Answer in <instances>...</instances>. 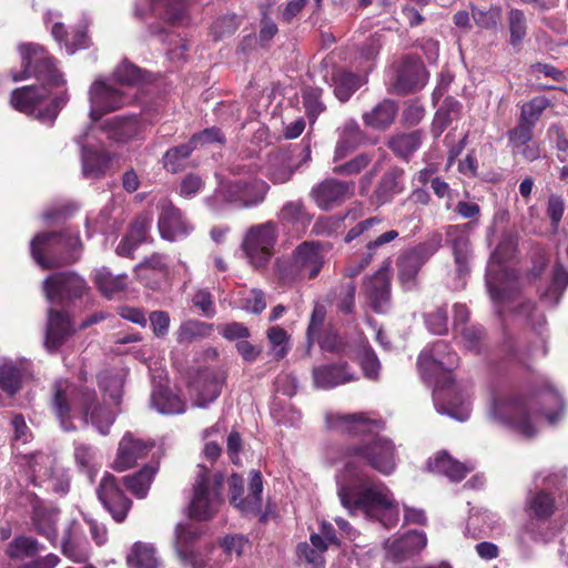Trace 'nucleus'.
<instances>
[{
	"mask_svg": "<svg viewBox=\"0 0 568 568\" xmlns=\"http://www.w3.org/2000/svg\"><path fill=\"white\" fill-rule=\"evenodd\" d=\"M94 283L99 291L106 296L112 298L118 293H121L126 287V276L118 275L114 276L105 270H101L95 274Z\"/></svg>",
	"mask_w": 568,
	"mask_h": 568,
	"instance_id": "49530a36",
	"label": "nucleus"
},
{
	"mask_svg": "<svg viewBox=\"0 0 568 568\" xmlns=\"http://www.w3.org/2000/svg\"><path fill=\"white\" fill-rule=\"evenodd\" d=\"M23 368L13 362L0 365V388L9 396H14L22 387Z\"/></svg>",
	"mask_w": 568,
	"mask_h": 568,
	"instance_id": "37998d69",
	"label": "nucleus"
},
{
	"mask_svg": "<svg viewBox=\"0 0 568 568\" xmlns=\"http://www.w3.org/2000/svg\"><path fill=\"white\" fill-rule=\"evenodd\" d=\"M568 286V272L564 268L559 261L556 262V265L552 271V280L551 284L547 291V294L555 296L556 303L559 302V298L562 296L565 290Z\"/></svg>",
	"mask_w": 568,
	"mask_h": 568,
	"instance_id": "69168bd1",
	"label": "nucleus"
},
{
	"mask_svg": "<svg viewBox=\"0 0 568 568\" xmlns=\"http://www.w3.org/2000/svg\"><path fill=\"white\" fill-rule=\"evenodd\" d=\"M425 69L414 58H407L398 69L396 88L402 93H407L424 85Z\"/></svg>",
	"mask_w": 568,
	"mask_h": 568,
	"instance_id": "cd10ccee",
	"label": "nucleus"
},
{
	"mask_svg": "<svg viewBox=\"0 0 568 568\" xmlns=\"http://www.w3.org/2000/svg\"><path fill=\"white\" fill-rule=\"evenodd\" d=\"M258 168V164L254 161L233 164L231 171L234 175H248V178H240L222 184L221 192L224 199L242 207L256 206L262 203L270 189L268 184L261 179L250 178L251 174L257 172Z\"/></svg>",
	"mask_w": 568,
	"mask_h": 568,
	"instance_id": "0eeeda50",
	"label": "nucleus"
},
{
	"mask_svg": "<svg viewBox=\"0 0 568 568\" xmlns=\"http://www.w3.org/2000/svg\"><path fill=\"white\" fill-rule=\"evenodd\" d=\"M51 409L65 432L75 429L72 418L79 414L83 422L94 425L102 435H106L114 423V415L98 399L93 388L77 387L68 381L58 379L52 385Z\"/></svg>",
	"mask_w": 568,
	"mask_h": 568,
	"instance_id": "20e7f679",
	"label": "nucleus"
},
{
	"mask_svg": "<svg viewBox=\"0 0 568 568\" xmlns=\"http://www.w3.org/2000/svg\"><path fill=\"white\" fill-rule=\"evenodd\" d=\"M74 251H31L33 260L43 268L51 270L74 263L79 256Z\"/></svg>",
	"mask_w": 568,
	"mask_h": 568,
	"instance_id": "a19ab883",
	"label": "nucleus"
},
{
	"mask_svg": "<svg viewBox=\"0 0 568 568\" xmlns=\"http://www.w3.org/2000/svg\"><path fill=\"white\" fill-rule=\"evenodd\" d=\"M514 252L491 251L486 270V285L494 302L511 301L518 292L520 272L513 266Z\"/></svg>",
	"mask_w": 568,
	"mask_h": 568,
	"instance_id": "423d86ee",
	"label": "nucleus"
},
{
	"mask_svg": "<svg viewBox=\"0 0 568 568\" xmlns=\"http://www.w3.org/2000/svg\"><path fill=\"white\" fill-rule=\"evenodd\" d=\"M239 23L240 22L237 16L229 14L217 19L212 24L211 30L214 38L217 40L234 33L239 27Z\"/></svg>",
	"mask_w": 568,
	"mask_h": 568,
	"instance_id": "774afa93",
	"label": "nucleus"
},
{
	"mask_svg": "<svg viewBox=\"0 0 568 568\" xmlns=\"http://www.w3.org/2000/svg\"><path fill=\"white\" fill-rule=\"evenodd\" d=\"M36 532L45 537L53 546L58 541L57 517L45 509H36L32 516Z\"/></svg>",
	"mask_w": 568,
	"mask_h": 568,
	"instance_id": "a18cd8bd",
	"label": "nucleus"
},
{
	"mask_svg": "<svg viewBox=\"0 0 568 568\" xmlns=\"http://www.w3.org/2000/svg\"><path fill=\"white\" fill-rule=\"evenodd\" d=\"M75 333L68 312L50 308L45 332V346L50 351H58L65 341Z\"/></svg>",
	"mask_w": 568,
	"mask_h": 568,
	"instance_id": "a211bd4d",
	"label": "nucleus"
},
{
	"mask_svg": "<svg viewBox=\"0 0 568 568\" xmlns=\"http://www.w3.org/2000/svg\"><path fill=\"white\" fill-rule=\"evenodd\" d=\"M324 265L322 251H294L292 260L285 262L277 260L276 266L283 280H295L307 275L315 278Z\"/></svg>",
	"mask_w": 568,
	"mask_h": 568,
	"instance_id": "4468645a",
	"label": "nucleus"
},
{
	"mask_svg": "<svg viewBox=\"0 0 568 568\" xmlns=\"http://www.w3.org/2000/svg\"><path fill=\"white\" fill-rule=\"evenodd\" d=\"M22 61L21 71H11L12 81L18 82L31 77L43 82L41 85H26L11 92V106L27 115H33L40 122L52 124L61 109L69 101L67 90L51 97L48 87H63L65 80L55 68L52 57L47 50L36 43H22L19 45Z\"/></svg>",
	"mask_w": 568,
	"mask_h": 568,
	"instance_id": "f03ea898",
	"label": "nucleus"
},
{
	"mask_svg": "<svg viewBox=\"0 0 568 568\" xmlns=\"http://www.w3.org/2000/svg\"><path fill=\"white\" fill-rule=\"evenodd\" d=\"M280 219L284 223L298 226H305L311 221V216L302 201L285 203L280 212Z\"/></svg>",
	"mask_w": 568,
	"mask_h": 568,
	"instance_id": "603ef678",
	"label": "nucleus"
},
{
	"mask_svg": "<svg viewBox=\"0 0 568 568\" xmlns=\"http://www.w3.org/2000/svg\"><path fill=\"white\" fill-rule=\"evenodd\" d=\"M151 227V219L149 216H142L131 227L126 236V247L134 248L139 245H148L151 243L149 240V230Z\"/></svg>",
	"mask_w": 568,
	"mask_h": 568,
	"instance_id": "5fc2aeb1",
	"label": "nucleus"
},
{
	"mask_svg": "<svg viewBox=\"0 0 568 568\" xmlns=\"http://www.w3.org/2000/svg\"><path fill=\"white\" fill-rule=\"evenodd\" d=\"M428 468L430 471L444 475L456 483L462 481L471 470L465 464L454 459L446 452L438 453L433 458H429Z\"/></svg>",
	"mask_w": 568,
	"mask_h": 568,
	"instance_id": "c756f323",
	"label": "nucleus"
},
{
	"mask_svg": "<svg viewBox=\"0 0 568 568\" xmlns=\"http://www.w3.org/2000/svg\"><path fill=\"white\" fill-rule=\"evenodd\" d=\"M213 332V324L199 320H187L179 326L175 335L180 345H190L209 337Z\"/></svg>",
	"mask_w": 568,
	"mask_h": 568,
	"instance_id": "f704fd0d",
	"label": "nucleus"
},
{
	"mask_svg": "<svg viewBox=\"0 0 568 568\" xmlns=\"http://www.w3.org/2000/svg\"><path fill=\"white\" fill-rule=\"evenodd\" d=\"M43 290L51 303L68 305L81 298L88 291L85 281L73 272H60L43 282Z\"/></svg>",
	"mask_w": 568,
	"mask_h": 568,
	"instance_id": "f8f14e48",
	"label": "nucleus"
},
{
	"mask_svg": "<svg viewBox=\"0 0 568 568\" xmlns=\"http://www.w3.org/2000/svg\"><path fill=\"white\" fill-rule=\"evenodd\" d=\"M312 375L314 385L317 388L323 389H331L356 379V376L349 372V365L347 362L325 364L314 367Z\"/></svg>",
	"mask_w": 568,
	"mask_h": 568,
	"instance_id": "412c9836",
	"label": "nucleus"
},
{
	"mask_svg": "<svg viewBox=\"0 0 568 568\" xmlns=\"http://www.w3.org/2000/svg\"><path fill=\"white\" fill-rule=\"evenodd\" d=\"M362 85L361 78L352 72L336 71L333 75V87L336 98L345 102Z\"/></svg>",
	"mask_w": 568,
	"mask_h": 568,
	"instance_id": "c03bdc74",
	"label": "nucleus"
},
{
	"mask_svg": "<svg viewBox=\"0 0 568 568\" xmlns=\"http://www.w3.org/2000/svg\"><path fill=\"white\" fill-rule=\"evenodd\" d=\"M321 95L322 90L318 88H307L303 92L304 108L311 122H314L318 114L322 113L325 109L323 102L321 101Z\"/></svg>",
	"mask_w": 568,
	"mask_h": 568,
	"instance_id": "680f3d73",
	"label": "nucleus"
},
{
	"mask_svg": "<svg viewBox=\"0 0 568 568\" xmlns=\"http://www.w3.org/2000/svg\"><path fill=\"white\" fill-rule=\"evenodd\" d=\"M320 347L324 352L333 353L336 355H343L345 354L348 342L347 339L342 336L336 331H328L326 332L321 339H317Z\"/></svg>",
	"mask_w": 568,
	"mask_h": 568,
	"instance_id": "e2e57ef3",
	"label": "nucleus"
},
{
	"mask_svg": "<svg viewBox=\"0 0 568 568\" xmlns=\"http://www.w3.org/2000/svg\"><path fill=\"white\" fill-rule=\"evenodd\" d=\"M423 251H406L398 260V276L400 281H412L424 263Z\"/></svg>",
	"mask_w": 568,
	"mask_h": 568,
	"instance_id": "8fccbe9b",
	"label": "nucleus"
},
{
	"mask_svg": "<svg viewBox=\"0 0 568 568\" xmlns=\"http://www.w3.org/2000/svg\"><path fill=\"white\" fill-rule=\"evenodd\" d=\"M343 433L354 437L343 448L344 467L336 478L337 496L348 515L357 511L376 519L386 528L399 520L398 503L388 486L369 474L366 467L389 476L397 467L394 442L379 434L385 422L367 413L337 416Z\"/></svg>",
	"mask_w": 568,
	"mask_h": 568,
	"instance_id": "f257e3e1",
	"label": "nucleus"
},
{
	"mask_svg": "<svg viewBox=\"0 0 568 568\" xmlns=\"http://www.w3.org/2000/svg\"><path fill=\"white\" fill-rule=\"evenodd\" d=\"M459 357L450 345L444 341L435 342L429 349H424L417 359L422 378L427 383L439 384L442 373L450 374L458 365Z\"/></svg>",
	"mask_w": 568,
	"mask_h": 568,
	"instance_id": "9d476101",
	"label": "nucleus"
},
{
	"mask_svg": "<svg viewBox=\"0 0 568 568\" xmlns=\"http://www.w3.org/2000/svg\"><path fill=\"white\" fill-rule=\"evenodd\" d=\"M135 92H130L113 79H97L89 89L90 118L98 121L103 114L132 103Z\"/></svg>",
	"mask_w": 568,
	"mask_h": 568,
	"instance_id": "6e6552de",
	"label": "nucleus"
},
{
	"mask_svg": "<svg viewBox=\"0 0 568 568\" xmlns=\"http://www.w3.org/2000/svg\"><path fill=\"white\" fill-rule=\"evenodd\" d=\"M460 106V103L455 100H446L437 110L432 129L435 136H439L452 123L454 118L458 114Z\"/></svg>",
	"mask_w": 568,
	"mask_h": 568,
	"instance_id": "3c124183",
	"label": "nucleus"
},
{
	"mask_svg": "<svg viewBox=\"0 0 568 568\" xmlns=\"http://www.w3.org/2000/svg\"><path fill=\"white\" fill-rule=\"evenodd\" d=\"M42 548L32 537L17 536L7 545L6 555L12 560H24L34 558Z\"/></svg>",
	"mask_w": 568,
	"mask_h": 568,
	"instance_id": "4c0bfd02",
	"label": "nucleus"
},
{
	"mask_svg": "<svg viewBox=\"0 0 568 568\" xmlns=\"http://www.w3.org/2000/svg\"><path fill=\"white\" fill-rule=\"evenodd\" d=\"M372 160L373 156L369 153H359L349 161L335 165L333 168V173L344 176L359 174L364 169H366L369 165Z\"/></svg>",
	"mask_w": 568,
	"mask_h": 568,
	"instance_id": "6e6d98bb",
	"label": "nucleus"
},
{
	"mask_svg": "<svg viewBox=\"0 0 568 568\" xmlns=\"http://www.w3.org/2000/svg\"><path fill=\"white\" fill-rule=\"evenodd\" d=\"M325 317V307L321 304H316L312 311L310 323L306 331V337L310 345H313L314 342L318 339Z\"/></svg>",
	"mask_w": 568,
	"mask_h": 568,
	"instance_id": "338daca9",
	"label": "nucleus"
},
{
	"mask_svg": "<svg viewBox=\"0 0 568 568\" xmlns=\"http://www.w3.org/2000/svg\"><path fill=\"white\" fill-rule=\"evenodd\" d=\"M51 33L58 42H63L69 54H73L77 50L84 49L89 44V38L84 29L74 31L72 34L67 32L64 26L55 22L51 28Z\"/></svg>",
	"mask_w": 568,
	"mask_h": 568,
	"instance_id": "ea45409f",
	"label": "nucleus"
},
{
	"mask_svg": "<svg viewBox=\"0 0 568 568\" xmlns=\"http://www.w3.org/2000/svg\"><path fill=\"white\" fill-rule=\"evenodd\" d=\"M155 552L152 545L136 541L126 556V565L129 568H158L159 559Z\"/></svg>",
	"mask_w": 568,
	"mask_h": 568,
	"instance_id": "c9c22d12",
	"label": "nucleus"
},
{
	"mask_svg": "<svg viewBox=\"0 0 568 568\" xmlns=\"http://www.w3.org/2000/svg\"><path fill=\"white\" fill-rule=\"evenodd\" d=\"M159 209L158 227L164 240L175 242L187 236L192 232L193 226L183 216L180 209H178L170 200H162L159 203Z\"/></svg>",
	"mask_w": 568,
	"mask_h": 568,
	"instance_id": "dca6fc26",
	"label": "nucleus"
},
{
	"mask_svg": "<svg viewBox=\"0 0 568 568\" xmlns=\"http://www.w3.org/2000/svg\"><path fill=\"white\" fill-rule=\"evenodd\" d=\"M267 338L275 352V358L277 361L284 358L288 352L287 332L281 326H271L267 329Z\"/></svg>",
	"mask_w": 568,
	"mask_h": 568,
	"instance_id": "052dcab7",
	"label": "nucleus"
},
{
	"mask_svg": "<svg viewBox=\"0 0 568 568\" xmlns=\"http://www.w3.org/2000/svg\"><path fill=\"white\" fill-rule=\"evenodd\" d=\"M503 362L505 366H516L531 372L530 351L520 348L511 337L505 339L501 346Z\"/></svg>",
	"mask_w": 568,
	"mask_h": 568,
	"instance_id": "58836bf2",
	"label": "nucleus"
},
{
	"mask_svg": "<svg viewBox=\"0 0 568 568\" xmlns=\"http://www.w3.org/2000/svg\"><path fill=\"white\" fill-rule=\"evenodd\" d=\"M263 479L257 470L250 474L248 493L240 503L244 516H257L262 510Z\"/></svg>",
	"mask_w": 568,
	"mask_h": 568,
	"instance_id": "72a5a7b5",
	"label": "nucleus"
},
{
	"mask_svg": "<svg viewBox=\"0 0 568 568\" xmlns=\"http://www.w3.org/2000/svg\"><path fill=\"white\" fill-rule=\"evenodd\" d=\"M97 496L115 523L121 524L126 519L133 503L125 495L119 477L104 473L97 487Z\"/></svg>",
	"mask_w": 568,
	"mask_h": 568,
	"instance_id": "9b49d317",
	"label": "nucleus"
},
{
	"mask_svg": "<svg viewBox=\"0 0 568 568\" xmlns=\"http://www.w3.org/2000/svg\"><path fill=\"white\" fill-rule=\"evenodd\" d=\"M423 136L424 134L419 130L397 134L389 140L388 145L395 154L403 159H408L422 145Z\"/></svg>",
	"mask_w": 568,
	"mask_h": 568,
	"instance_id": "79ce46f5",
	"label": "nucleus"
},
{
	"mask_svg": "<svg viewBox=\"0 0 568 568\" xmlns=\"http://www.w3.org/2000/svg\"><path fill=\"white\" fill-rule=\"evenodd\" d=\"M471 17L475 23L483 29H496L501 20V8L490 7L484 11L471 7Z\"/></svg>",
	"mask_w": 568,
	"mask_h": 568,
	"instance_id": "bf43d9fd",
	"label": "nucleus"
},
{
	"mask_svg": "<svg viewBox=\"0 0 568 568\" xmlns=\"http://www.w3.org/2000/svg\"><path fill=\"white\" fill-rule=\"evenodd\" d=\"M32 470L37 477H44L53 491L58 494H65L70 488V480L64 475H55L52 467V460L45 455H38L34 457Z\"/></svg>",
	"mask_w": 568,
	"mask_h": 568,
	"instance_id": "7c9ffc66",
	"label": "nucleus"
},
{
	"mask_svg": "<svg viewBox=\"0 0 568 568\" xmlns=\"http://www.w3.org/2000/svg\"><path fill=\"white\" fill-rule=\"evenodd\" d=\"M278 237L277 224L267 221L252 225L243 236L241 248H273Z\"/></svg>",
	"mask_w": 568,
	"mask_h": 568,
	"instance_id": "b1692460",
	"label": "nucleus"
},
{
	"mask_svg": "<svg viewBox=\"0 0 568 568\" xmlns=\"http://www.w3.org/2000/svg\"><path fill=\"white\" fill-rule=\"evenodd\" d=\"M398 108L393 100H384L378 103L372 111L363 114L365 125L374 130H385L395 120Z\"/></svg>",
	"mask_w": 568,
	"mask_h": 568,
	"instance_id": "473e14b6",
	"label": "nucleus"
},
{
	"mask_svg": "<svg viewBox=\"0 0 568 568\" xmlns=\"http://www.w3.org/2000/svg\"><path fill=\"white\" fill-rule=\"evenodd\" d=\"M356 282L346 278L331 292L336 310L344 315H352L355 312Z\"/></svg>",
	"mask_w": 568,
	"mask_h": 568,
	"instance_id": "e433bc0d",
	"label": "nucleus"
},
{
	"mask_svg": "<svg viewBox=\"0 0 568 568\" xmlns=\"http://www.w3.org/2000/svg\"><path fill=\"white\" fill-rule=\"evenodd\" d=\"M403 190V171L392 169L382 176L372 194L371 202L377 206L384 205L390 202L395 195L402 193Z\"/></svg>",
	"mask_w": 568,
	"mask_h": 568,
	"instance_id": "bb28decb",
	"label": "nucleus"
},
{
	"mask_svg": "<svg viewBox=\"0 0 568 568\" xmlns=\"http://www.w3.org/2000/svg\"><path fill=\"white\" fill-rule=\"evenodd\" d=\"M513 313L524 317L534 329L545 323V315L538 311L537 304L532 300H524L513 310Z\"/></svg>",
	"mask_w": 568,
	"mask_h": 568,
	"instance_id": "4d7b16f0",
	"label": "nucleus"
},
{
	"mask_svg": "<svg viewBox=\"0 0 568 568\" xmlns=\"http://www.w3.org/2000/svg\"><path fill=\"white\" fill-rule=\"evenodd\" d=\"M427 545L426 534L418 530H409L395 539L388 547V556L395 562H403L418 555Z\"/></svg>",
	"mask_w": 568,
	"mask_h": 568,
	"instance_id": "4be33fe9",
	"label": "nucleus"
},
{
	"mask_svg": "<svg viewBox=\"0 0 568 568\" xmlns=\"http://www.w3.org/2000/svg\"><path fill=\"white\" fill-rule=\"evenodd\" d=\"M224 474L212 473L206 466L197 465L190 503V516L207 520L214 516L223 503Z\"/></svg>",
	"mask_w": 568,
	"mask_h": 568,
	"instance_id": "39448f33",
	"label": "nucleus"
},
{
	"mask_svg": "<svg viewBox=\"0 0 568 568\" xmlns=\"http://www.w3.org/2000/svg\"><path fill=\"white\" fill-rule=\"evenodd\" d=\"M195 150L194 145L189 141L169 149L163 156V166L171 173H178L185 166V162Z\"/></svg>",
	"mask_w": 568,
	"mask_h": 568,
	"instance_id": "de8ad7c7",
	"label": "nucleus"
},
{
	"mask_svg": "<svg viewBox=\"0 0 568 568\" xmlns=\"http://www.w3.org/2000/svg\"><path fill=\"white\" fill-rule=\"evenodd\" d=\"M548 105L549 101L546 98L532 99L523 105L519 121L534 128Z\"/></svg>",
	"mask_w": 568,
	"mask_h": 568,
	"instance_id": "13d9d810",
	"label": "nucleus"
},
{
	"mask_svg": "<svg viewBox=\"0 0 568 568\" xmlns=\"http://www.w3.org/2000/svg\"><path fill=\"white\" fill-rule=\"evenodd\" d=\"M156 471V466L145 465L134 474L123 476L119 479L123 487H125L136 498L141 499L146 497Z\"/></svg>",
	"mask_w": 568,
	"mask_h": 568,
	"instance_id": "2f4dec72",
	"label": "nucleus"
},
{
	"mask_svg": "<svg viewBox=\"0 0 568 568\" xmlns=\"http://www.w3.org/2000/svg\"><path fill=\"white\" fill-rule=\"evenodd\" d=\"M112 79L125 89H130V92H133V87L144 81V74L136 65L123 62L114 70Z\"/></svg>",
	"mask_w": 568,
	"mask_h": 568,
	"instance_id": "09e8293b",
	"label": "nucleus"
},
{
	"mask_svg": "<svg viewBox=\"0 0 568 568\" xmlns=\"http://www.w3.org/2000/svg\"><path fill=\"white\" fill-rule=\"evenodd\" d=\"M565 410L561 392L544 376H535L520 388L496 396L491 406L495 419L526 438L537 434V417L544 416L555 425Z\"/></svg>",
	"mask_w": 568,
	"mask_h": 568,
	"instance_id": "7ed1b4c3",
	"label": "nucleus"
},
{
	"mask_svg": "<svg viewBox=\"0 0 568 568\" xmlns=\"http://www.w3.org/2000/svg\"><path fill=\"white\" fill-rule=\"evenodd\" d=\"M365 292L372 310L378 314L384 313L390 302V278L387 267H381L367 280Z\"/></svg>",
	"mask_w": 568,
	"mask_h": 568,
	"instance_id": "6ab92c4d",
	"label": "nucleus"
},
{
	"mask_svg": "<svg viewBox=\"0 0 568 568\" xmlns=\"http://www.w3.org/2000/svg\"><path fill=\"white\" fill-rule=\"evenodd\" d=\"M509 42L513 47H518L527 34V21L524 12L518 9H511L508 12Z\"/></svg>",
	"mask_w": 568,
	"mask_h": 568,
	"instance_id": "864d4df0",
	"label": "nucleus"
},
{
	"mask_svg": "<svg viewBox=\"0 0 568 568\" xmlns=\"http://www.w3.org/2000/svg\"><path fill=\"white\" fill-rule=\"evenodd\" d=\"M153 446L152 443H146L134 438L131 434H125L119 443L112 468L119 473L125 471L133 467L138 459L144 458Z\"/></svg>",
	"mask_w": 568,
	"mask_h": 568,
	"instance_id": "f3484780",
	"label": "nucleus"
},
{
	"mask_svg": "<svg viewBox=\"0 0 568 568\" xmlns=\"http://www.w3.org/2000/svg\"><path fill=\"white\" fill-rule=\"evenodd\" d=\"M223 381L213 369H202L197 373L193 387L197 394L196 404L205 407L214 402L221 394Z\"/></svg>",
	"mask_w": 568,
	"mask_h": 568,
	"instance_id": "393cba45",
	"label": "nucleus"
},
{
	"mask_svg": "<svg viewBox=\"0 0 568 568\" xmlns=\"http://www.w3.org/2000/svg\"><path fill=\"white\" fill-rule=\"evenodd\" d=\"M355 194V183L334 178L325 179L312 189L311 195L318 207L328 211L339 206Z\"/></svg>",
	"mask_w": 568,
	"mask_h": 568,
	"instance_id": "2eb2a0df",
	"label": "nucleus"
},
{
	"mask_svg": "<svg viewBox=\"0 0 568 568\" xmlns=\"http://www.w3.org/2000/svg\"><path fill=\"white\" fill-rule=\"evenodd\" d=\"M298 165L290 152L278 150L268 154L265 175L274 184H283L292 179Z\"/></svg>",
	"mask_w": 568,
	"mask_h": 568,
	"instance_id": "5701e85b",
	"label": "nucleus"
},
{
	"mask_svg": "<svg viewBox=\"0 0 568 568\" xmlns=\"http://www.w3.org/2000/svg\"><path fill=\"white\" fill-rule=\"evenodd\" d=\"M204 534L203 528L191 521L180 523L174 530V548L180 561L192 568H203L204 561L197 550V542Z\"/></svg>",
	"mask_w": 568,
	"mask_h": 568,
	"instance_id": "ddd939ff",
	"label": "nucleus"
},
{
	"mask_svg": "<svg viewBox=\"0 0 568 568\" xmlns=\"http://www.w3.org/2000/svg\"><path fill=\"white\" fill-rule=\"evenodd\" d=\"M77 142L81 146L82 175L90 180L101 179L110 166V153L95 146L85 145L83 136H79Z\"/></svg>",
	"mask_w": 568,
	"mask_h": 568,
	"instance_id": "aec40b11",
	"label": "nucleus"
},
{
	"mask_svg": "<svg viewBox=\"0 0 568 568\" xmlns=\"http://www.w3.org/2000/svg\"><path fill=\"white\" fill-rule=\"evenodd\" d=\"M365 135L354 119L347 120L338 129V140L334 151V161L344 159L351 151L364 142Z\"/></svg>",
	"mask_w": 568,
	"mask_h": 568,
	"instance_id": "c85d7f7f",
	"label": "nucleus"
},
{
	"mask_svg": "<svg viewBox=\"0 0 568 568\" xmlns=\"http://www.w3.org/2000/svg\"><path fill=\"white\" fill-rule=\"evenodd\" d=\"M359 365L366 378L377 379L381 364L376 353L371 346L363 347L359 358Z\"/></svg>",
	"mask_w": 568,
	"mask_h": 568,
	"instance_id": "0e129e2a",
	"label": "nucleus"
},
{
	"mask_svg": "<svg viewBox=\"0 0 568 568\" xmlns=\"http://www.w3.org/2000/svg\"><path fill=\"white\" fill-rule=\"evenodd\" d=\"M557 510L555 495L546 489L530 490L525 499L524 511L527 521L523 526V532L531 540H540L545 536L544 526Z\"/></svg>",
	"mask_w": 568,
	"mask_h": 568,
	"instance_id": "1a4fd4ad",
	"label": "nucleus"
},
{
	"mask_svg": "<svg viewBox=\"0 0 568 568\" xmlns=\"http://www.w3.org/2000/svg\"><path fill=\"white\" fill-rule=\"evenodd\" d=\"M140 129L141 124L136 115H116L105 120L102 124V131L106 136L116 142H126L135 138Z\"/></svg>",
	"mask_w": 568,
	"mask_h": 568,
	"instance_id": "a878e982",
	"label": "nucleus"
}]
</instances>
